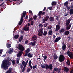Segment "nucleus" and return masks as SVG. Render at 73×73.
Segmentation results:
<instances>
[{
    "label": "nucleus",
    "mask_w": 73,
    "mask_h": 73,
    "mask_svg": "<svg viewBox=\"0 0 73 73\" xmlns=\"http://www.w3.org/2000/svg\"><path fill=\"white\" fill-rule=\"evenodd\" d=\"M12 61V60L10 57H8L6 60H3L1 64V67L3 68L4 70H6L8 69V67L10 66L11 63L9 61Z\"/></svg>",
    "instance_id": "nucleus-1"
},
{
    "label": "nucleus",
    "mask_w": 73,
    "mask_h": 73,
    "mask_svg": "<svg viewBox=\"0 0 73 73\" xmlns=\"http://www.w3.org/2000/svg\"><path fill=\"white\" fill-rule=\"evenodd\" d=\"M17 48L20 51L17 54V56L20 57L22 55L23 53V52L25 48L23 45L20 44L18 45Z\"/></svg>",
    "instance_id": "nucleus-2"
},
{
    "label": "nucleus",
    "mask_w": 73,
    "mask_h": 73,
    "mask_svg": "<svg viewBox=\"0 0 73 73\" xmlns=\"http://www.w3.org/2000/svg\"><path fill=\"white\" fill-rule=\"evenodd\" d=\"M71 21V19L70 18L66 21V28L67 30H69L71 27L72 23H70Z\"/></svg>",
    "instance_id": "nucleus-3"
},
{
    "label": "nucleus",
    "mask_w": 73,
    "mask_h": 73,
    "mask_svg": "<svg viewBox=\"0 0 73 73\" xmlns=\"http://www.w3.org/2000/svg\"><path fill=\"white\" fill-rule=\"evenodd\" d=\"M26 11H24L23 13H22V16L21 17V18L20 20V21L18 23V25H21V24H22L23 22V17H24L26 14Z\"/></svg>",
    "instance_id": "nucleus-4"
},
{
    "label": "nucleus",
    "mask_w": 73,
    "mask_h": 73,
    "mask_svg": "<svg viewBox=\"0 0 73 73\" xmlns=\"http://www.w3.org/2000/svg\"><path fill=\"white\" fill-rule=\"evenodd\" d=\"M48 14L46 13L45 17L42 20V23L43 24H44L46 23L45 21H47L48 20L49 18V16H48Z\"/></svg>",
    "instance_id": "nucleus-5"
},
{
    "label": "nucleus",
    "mask_w": 73,
    "mask_h": 73,
    "mask_svg": "<svg viewBox=\"0 0 73 73\" xmlns=\"http://www.w3.org/2000/svg\"><path fill=\"white\" fill-rule=\"evenodd\" d=\"M66 54L68 55V56L71 59H73V54L70 52V51H68L66 53Z\"/></svg>",
    "instance_id": "nucleus-6"
},
{
    "label": "nucleus",
    "mask_w": 73,
    "mask_h": 73,
    "mask_svg": "<svg viewBox=\"0 0 73 73\" xmlns=\"http://www.w3.org/2000/svg\"><path fill=\"white\" fill-rule=\"evenodd\" d=\"M61 22L59 21L58 22V24H57L56 26V29L55 30V31L56 32H58L59 30H60V25Z\"/></svg>",
    "instance_id": "nucleus-7"
},
{
    "label": "nucleus",
    "mask_w": 73,
    "mask_h": 73,
    "mask_svg": "<svg viewBox=\"0 0 73 73\" xmlns=\"http://www.w3.org/2000/svg\"><path fill=\"white\" fill-rule=\"evenodd\" d=\"M65 58V57L63 55H61L59 56V60L60 62H62L64 61Z\"/></svg>",
    "instance_id": "nucleus-8"
},
{
    "label": "nucleus",
    "mask_w": 73,
    "mask_h": 73,
    "mask_svg": "<svg viewBox=\"0 0 73 73\" xmlns=\"http://www.w3.org/2000/svg\"><path fill=\"white\" fill-rule=\"evenodd\" d=\"M43 29L42 28H41L39 30V31H38V36H42L43 34Z\"/></svg>",
    "instance_id": "nucleus-9"
},
{
    "label": "nucleus",
    "mask_w": 73,
    "mask_h": 73,
    "mask_svg": "<svg viewBox=\"0 0 73 73\" xmlns=\"http://www.w3.org/2000/svg\"><path fill=\"white\" fill-rule=\"evenodd\" d=\"M24 28H23V30H25V31L26 32L28 31L29 30V28L28 27V26L27 25H25Z\"/></svg>",
    "instance_id": "nucleus-10"
},
{
    "label": "nucleus",
    "mask_w": 73,
    "mask_h": 73,
    "mask_svg": "<svg viewBox=\"0 0 73 73\" xmlns=\"http://www.w3.org/2000/svg\"><path fill=\"white\" fill-rule=\"evenodd\" d=\"M32 41H36L37 39V36L36 35H35L32 37Z\"/></svg>",
    "instance_id": "nucleus-11"
},
{
    "label": "nucleus",
    "mask_w": 73,
    "mask_h": 73,
    "mask_svg": "<svg viewBox=\"0 0 73 73\" xmlns=\"http://www.w3.org/2000/svg\"><path fill=\"white\" fill-rule=\"evenodd\" d=\"M61 39V37H59L57 38H56L55 40H54V42L55 43H57L58 41H60V40Z\"/></svg>",
    "instance_id": "nucleus-12"
},
{
    "label": "nucleus",
    "mask_w": 73,
    "mask_h": 73,
    "mask_svg": "<svg viewBox=\"0 0 73 73\" xmlns=\"http://www.w3.org/2000/svg\"><path fill=\"white\" fill-rule=\"evenodd\" d=\"M49 19L51 22H53L54 21V17H50L49 18Z\"/></svg>",
    "instance_id": "nucleus-13"
},
{
    "label": "nucleus",
    "mask_w": 73,
    "mask_h": 73,
    "mask_svg": "<svg viewBox=\"0 0 73 73\" xmlns=\"http://www.w3.org/2000/svg\"><path fill=\"white\" fill-rule=\"evenodd\" d=\"M12 68H10L9 70L6 71V72L5 73H11L12 71Z\"/></svg>",
    "instance_id": "nucleus-14"
},
{
    "label": "nucleus",
    "mask_w": 73,
    "mask_h": 73,
    "mask_svg": "<svg viewBox=\"0 0 73 73\" xmlns=\"http://www.w3.org/2000/svg\"><path fill=\"white\" fill-rule=\"evenodd\" d=\"M64 71L66 72H68L69 71V69L67 68L66 67H64Z\"/></svg>",
    "instance_id": "nucleus-15"
},
{
    "label": "nucleus",
    "mask_w": 73,
    "mask_h": 73,
    "mask_svg": "<svg viewBox=\"0 0 73 73\" xmlns=\"http://www.w3.org/2000/svg\"><path fill=\"white\" fill-rule=\"evenodd\" d=\"M36 41H35L33 42H31L29 44H30V45H32V46H34L36 43Z\"/></svg>",
    "instance_id": "nucleus-16"
},
{
    "label": "nucleus",
    "mask_w": 73,
    "mask_h": 73,
    "mask_svg": "<svg viewBox=\"0 0 73 73\" xmlns=\"http://www.w3.org/2000/svg\"><path fill=\"white\" fill-rule=\"evenodd\" d=\"M66 48V45L65 44H64L62 47V50H65Z\"/></svg>",
    "instance_id": "nucleus-17"
},
{
    "label": "nucleus",
    "mask_w": 73,
    "mask_h": 73,
    "mask_svg": "<svg viewBox=\"0 0 73 73\" xmlns=\"http://www.w3.org/2000/svg\"><path fill=\"white\" fill-rule=\"evenodd\" d=\"M13 51V49L12 48H10L9 50L8 51H7V52L8 53L10 54L11 53H12Z\"/></svg>",
    "instance_id": "nucleus-18"
},
{
    "label": "nucleus",
    "mask_w": 73,
    "mask_h": 73,
    "mask_svg": "<svg viewBox=\"0 0 73 73\" xmlns=\"http://www.w3.org/2000/svg\"><path fill=\"white\" fill-rule=\"evenodd\" d=\"M53 65L52 64H51L49 65V69L52 70L53 69Z\"/></svg>",
    "instance_id": "nucleus-19"
},
{
    "label": "nucleus",
    "mask_w": 73,
    "mask_h": 73,
    "mask_svg": "<svg viewBox=\"0 0 73 73\" xmlns=\"http://www.w3.org/2000/svg\"><path fill=\"white\" fill-rule=\"evenodd\" d=\"M57 4V2L55 1H53L51 3V5L52 6L56 5Z\"/></svg>",
    "instance_id": "nucleus-20"
},
{
    "label": "nucleus",
    "mask_w": 73,
    "mask_h": 73,
    "mask_svg": "<svg viewBox=\"0 0 73 73\" xmlns=\"http://www.w3.org/2000/svg\"><path fill=\"white\" fill-rule=\"evenodd\" d=\"M70 32L69 31H66L64 33V35H67L69 34Z\"/></svg>",
    "instance_id": "nucleus-21"
},
{
    "label": "nucleus",
    "mask_w": 73,
    "mask_h": 73,
    "mask_svg": "<svg viewBox=\"0 0 73 73\" xmlns=\"http://www.w3.org/2000/svg\"><path fill=\"white\" fill-rule=\"evenodd\" d=\"M19 36V35H16L14 36V38L15 39H17L18 38Z\"/></svg>",
    "instance_id": "nucleus-22"
},
{
    "label": "nucleus",
    "mask_w": 73,
    "mask_h": 73,
    "mask_svg": "<svg viewBox=\"0 0 73 73\" xmlns=\"http://www.w3.org/2000/svg\"><path fill=\"white\" fill-rule=\"evenodd\" d=\"M48 34V32L47 31H46L45 30V31H44L43 35L44 36H45L46 35H47Z\"/></svg>",
    "instance_id": "nucleus-23"
},
{
    "label": "nucleus",
    "mask_w": 73,
    "mask_h": 73,
    "mask_svg": "<svg viewBox=\"0 0 73 73\" xmlns=\"http://www.w3.org/2000/svg\"><path fill=\"white\" fill-rule=\"evenodd\" d=\"M65 28H63L60 30V31H59V33H61V32L64 33L65 32Z\"/></svg>",
    "instance_id": "nucleus-24"
},
{
    "label": "nucleus",
    "mask_w": 73,
    "mask_h": 73,
    "mask_svg": "<svg viewBox=\"0 0 73 73\" xmlns=\"http://www.w3.org/2000/svg\"><path fill=\"white\" fill-rule=\"evenodd\" d=\"M70 15H72L73 14V9H70Z\"/></svg>",
    "instance_id": "nucleus-25"
},
{
    "label": "nucleus",
    "mask_w": 73,
    "mask_h": 73,
    "mask_svg": "<svg viewBox=\"0 0 73 73\" xmlns=\"http://www.w3.org/2000/svg\"><path fill=\"white\" fill-rule=\"evenodd\" d=\"M30 50H31L30 48H27L26 49L25 52L28 53L30 52Z\"/></svg>",
    "instance_id": "nucleus-26"
},
{
    "label": "nucleus",
    "mask_w": 73,
    "mask_h": 73,
    "mask_svg": "<svg viewBox=\"0 0 73 73\" xmlns=\"http://www.w3.org/2000/svg\"><path fill=\"white\" fill-rule=\"evenodd\" d=\"M27 56L28 57L32 58L33 57V54H32L29 53L27 54Z\"/></svg>",
    "instance_id": "nucleus-27"
},
{
    "label": "nucleus",
    "mask_w": 73,
    "mask_h": 73,
    "mask_svg": "<svg viewBox=\"0 0 73 73\" xmlns=\"http://www.w3.org/2000/svg\"><path fill=\"white\" fill-rule=\"evenodd\" d=\"M23 36H21L20 38L19 39V42H21V41L23 40Z\"/></svg>",
    "instance_id": "nucleus-28"
},
{
    "label": "nucleus",
    "mask_w": 73,
    "mask_h": 73,
    "mask_svg": "<svg viewBox=\"0 0 73 73\" xmlns=\"http://www.w3.org/2000/svg\"><path fill=\"white\" fill-rule=\"evenodd\" d=\"M45 69L46 70L49 69V65L47 64H45Z\"/></svg>",
    "instance_id": "nucleus-29"
},
{
    "label": "nucleus",
    "mask_w": 73,
    "mask_h": 73,
    "mask_svg": "<svg viewBox=\"0 0 73 73\" xmlns=\"http://www.w3.org/2000/svg\"><path fill=\"white\" fill-rule=\"evenodd\" d=\"M6 46L7 48H10L11 46V44H6Z\"/></svg>",
    "instance_id": "nucleus-30"
},
{
    "label": "nucleus",
    "mask_w": 73,
    "mask_h": 73,
    "mask_svg": "<svg viewBox=\"0 0 73 73\" xmlns=\"http://www.w3.org/2000/svg\"><path fill=\"white\" fill-rule=\"evenodd\" d=\"M58 58V56L57 55H56L55 54L54 55V60H56Z\"/></svg>",
    "instance_id": "nucleus-31"
},
{
    "label": "nucleus",
    "mask_w": 73,
    "mask_h": 73,
    "mask_svg": "<svg viewBox=\"0 0 73 73\" xmlns=\"http://www.w3.org/2000/svg\"><path fill=\"white\" fill-rule=\"evenodd\" d=\"M68 4V1H67L66 2H65L64 3V6H66V7H67V5Z\"/></svg>",
    "instance_id": "nucleus-32"
},
{
    "label": "nucleus",
    "mask_w": 73,
    "mask_h": 73,
    "mask_svg": "<svg viewBox=\"0 0 73 73\" xmlns=\"http://www.w3.org/2000/svg\"><path fill=\"white\" fill-rule=\"evenodd\" d=\"M52 30H50V31H49V34L50 35H52Z\"/></svg>",
    "instance_id": "nucleus-33"
},
{
    "label": "nucleus",
    "mask_w": 73,
    "mask_h": 73,
    "mask_svg": "<svg viewBox=\"0 0 73 73\" xmlns=\"http://www.w3.org/2000/svg\"><path fill=\"white\" fill-rule=\"evenodd\" d=\"M40 66L42 68H45V64H41L40 65Z\"/></svg>",
    "instance_id": "nucleus-34"
},
{
    "label": "nucleus",
    "mask_w": 73,
    "mask_h": 73,
    "mask_svg": "<svg viewBox=\"0 0 73 73\" xmlns=\"http://www.w3.org/2000/svg\"><path fill=\"white\" fill-rule=\"evenodd\" d=\"M70 62L69 60H68L66 62L67 65L68 66H69L70 65Z\"/></svg>",
    "instance_id": "nucleus-35"
},
{
    "label": "nucleus",
    "mask_w": 73,
    "mask_h": 73,
    "mask_svg": "<svg viewBox=\"0 0 73 73\" xmlns=\"http://www.w3.org/2000/svg\"><path fill=\"white\" fill-rule=\"evenodd\" d=\"M42 11H39V13L38 14V15L41 16V15H42Z\"/></svg>",
    "instance_id": "nucleus-36"
},
{
    "label": "nucleus",
    "mask_w": 73,
    "mask_h": 73,
    "mask_svg": "<svg viewBox=\"0 0 73 73\" xmlns=\"http://www.w3.org/2000/svg\"><path fill=\"white\" fill-rule=\"evenodd\" d=\"M12 64L14 65L15 64V60H12Z\"/></svg>",
    "instance_id": "nucleus-37"
},
{
    "label": "nucleus",
    "mask_w": 73,
    "mask_h": 73,
    "mask_svg": "<svg viewBox=\"0 0 73 73\" xmlns=\"http://www.w3.org/2000/svg\"><path fill=\"white\" fill-rule=\"evenodd\" d=\"M54 70L55 71L57 72L58 70V68H56L55 67L54 68Z\"/></svg>",
    "instance_id": "nucleus-38"
},
{
    "label": "nucleus",
    "mask_w": 73,
    "mask_h": 73,
    "mask_svg": "<svg viewBox=\"0 0 73 73\" xmlns=\"http://www.w3.org/2000/svg\"><path fill=\"white\" fill-rule=\"evenodd\" d=\"M33 18L34 20H36L37 18V15H35L33 17Z\"/></svg>",
    "instance_id": "nucleus-39"
},
{
    "label": "nucleus",
    "mask_w": 73,
    "mask_h": 73,
    "mask_svg": "<svg viewBox=\"0 0 73 73\" xmlns=\"http://www.w3.org/2000/svg\"><path fill=\"white\" fill-rule=\"evenodd\" d=\"M59 16H56L55 17V18L56 20H58L59 19Z\"/></svg>",
    "instance_id": "nucleus-40"
},
{
    "label": "nucleus",
    "mask_w": 73,
    "mask_h": 73,
    "mask_svg": "<svg viewBox=\"0 0 73 73\" xmlns=\"http://www.w3.org/2000/svg\"><path fill=\"white\" fill-rule=\"evenodd\" d=\"M43 26V25H42V24H40L39 25V28H42V27Z\"/></svg>",
    "instance_id": "nucleus-41"
},
{
    "label": "nucleus",
    "mask_w": 73,
    "mask_h": 73,
    "mask_svg": "<svg viewBox=\"0 0 73 73\" xmlns=\"http://www.w3.org/2000/svg\"><path fill=\"white\" fill-rule=\"evenodd\" d=\"M37 67V65H35L33 66V70L34 69H35Z\"/></svg>",
    "instance_id": "nucleus-42"
},
{
    "label": "nucleus",
    "mask_w": 73,
    "mask_h": 73,
    "mask_svg": "<svg viewBox=\"0 0 73 73\" xmlns=\"http://www.w3.org/2000/svg\"><path fill=\"white\" fill-rule=\"evenodd\" d=\"M42 57L44 58V60H46L47 58V56H42Z\"/></svg>",
    "instance_id": "nucleus-43"
},
{
    "label": "nucleus",
    "mask_w": 73,
    "mask_h": 73,
    "mask_svg": "<svg viewBox=\"0 0 73 73\" xmlns=\"http://www.w3.org/2000/svg\"><path fill=\"white\" fill-rule=\"evenodd\" d=\"M26 70V68H23L21 71L23 72H25V70Z\"/></svg>",
    "instance_id": "nucleus-44"
},
{
    "label": "nucleus",
    "mask_w": 73,
    "mask_h": 73,
    "mask_svg": "<svg viewBox=\"0 0 73 73\" xmlns=\"http://www.w3.org/2000/svg\"><path fill=\"white\" fill-rule=\"evenodd\" d=\"M48 25V23H46V24H45L44 26V27H46L47 26V25Z\"/></svg>",
    "instance_id": "nucleus-45"
},
{
    "label": "nucleus",
    "mask_w": 73,
    "mask_h": 73,
    "mask_svg": "<svg viewBox=\"0 0 73 73\" xmlns=\"http://www.w3.org/2000/svg\"><path fill=\"white\" fill-rule=\"evenodd\" d=\"M6 1H7V2L9 1V2L11 3V2H12V1H13V0H11V1H10V0H6Z\"/></svg>",
    "instance_id": "nucleus-46"
},
{
    "label": "nucleus",
    "mask_w": 73,
    "mask_h": 73,
    "mask_svg": "<svg viewBox=\"0 0 73 73\" xmlns=\"http://www.w3.org/2000/svg\"><path fill=\"white\" fill-rule=\"evenodd\" d=\"M61 68H59V69H58V71L57 72L58 73H60V72L61 71Z\"/></svg>",
    "instance_id": "nucleus-47"
},
{
    "label": "nucleus",
    "mask_w": 73,
    "mask_h": 73,
    "mask_svg": "<svg viewBox=\"0 0 73 73\" xmlns=\"http://www.w3.org/2000/svg\"><path fill=\"white\" fill-rule=\"evenodd\" d=\"M25 62L24 61L22 62V64L23 66H24L25 65Z\"/></svg>",
    "instance_id": "nucleus-48"
},
{
    "label": "nucleus",
    "mask_w": 73,
    "mask_h": 73,
    "mask_svg": "<svg viewBox=\"0 0 73 73\" xmlns=\"http://www.w3.org/2000/svg\"><path fill=\"white\" fill-rule=\"evenodd\" d=\"M48 9H49V10H52V7H48Z\"/></svg>",
    "instance_id": "nucleus-49"
},
{
    "label": "nucleus",
    "mask_w": 73,
    "mask_h": 73,
    "mask_svg": "<svg viewBox=\"0 0 73 73\" xmlns=\"http://www.w3.org/2000/svg\"><path fill=\"white\" fill-rule=\"evenodd\" d=\"M34 24V21H32L31 22V26L33 25Z\"/></svg>",
    "instance_id": "nucleus-50"
},
{
    "label": "nucleus",
    "mask_w": 73,
    "mask_h": 73,
    "mask_svg": "<svg viewBox=\"0 0 73 73\" xmlns=\"http://www.w3.org/2000/svg\"><path fill=\"white\" fill-rule=\"evenodd\" d=\"M66 8H67V10L68 11L70 9V7H68V6L66 7Z\"/></svg>",
    "instance_id": "nucleus-51"
},
{
    "label": "nucleus",
    "mask_w": 73,
    "mask_h": 73,
    "mask_svg": "<svg viewBox=\"0 0 73 73\" xmlns=\"http://www.w3.org/2000/svg\"><path fill=\"white\" fill-rule=\"evenodd\" d=\"M31 70L30 68H29L27 70V72H28L30 71Z\"/></svg>",
    "instance_id": "nucleus-52"
},
{
    "label": "nucleus",
    "mask_w": 73,
    "mask_h": 73,
    "mask_svg": "<svg viewBox=\"0 0 73 73\" xmlns=\"http://www.w3.org/2000/svg\"><path fill=\"white\" fill-rule=\"evenodd\" d=\"M20 67L21 68V69H22L23 68V66L22 64L20 65Z\"/></svg>",
    "instance_id": "nucleus-53"
},
{
    "label": "nucleus",
    "mask_w": 73,
    "mask_h": 73,
    "mask_svg": "<svg viewBox=\"0 0 73 73\" xmlns=\"http://www.w3.org/2000/svg\"><path fill=\"white\" fill-rule=\"evenodd\" d=\"M45 12H44H44H43L42 13V15H43L45 14Z\"/></svg>",
    "instance_id": "nucleus-54"
},
{
    "label": "nucleus",
    "mask_w": 73,
    "mask_h": 73,
    "mask_svg": "<svg viewBox=\"0 0 73 73\" xmlns=\"http://www.w3.org/2000/svg\"><path fill=\"white\" fill-rule=\"evenodd\" d=\"M19 61L17 60V62H16L17 64H19Z\"/></svg>",
    "instance_id": "nucleus-55"
},
{
    "label": "nucleus",
    "mask_w": 73,
    "mask_h": 73,
    "mask_svg": "<svg viewBox=\"0 0 73 73\" xmlns=\"http://www.w3.org/2000/svg\"><path fill=\"white\" fill-rule=\"evenodd\" d=\"M68 12H69V11H68V12L67 13H66L65 15L64 16H67L68 15Z\"/></svg>",
    "instance_id": "nucleus-56"
},
{
    "label": "nucleus",
    "mask_w": 73,
    "mask_h": 73,
    "mask_svg": "<svg viewBox=\"0 0 73 73\" xmlns=\"http://www.w3.org/2000/svg\"><path fill=\"white\" fill-rule=\"evenodd\" d=\"M33 20V18H30V19H29V21H31Z\"/></svg>",
    "instance_id": "nucleus-57"
},
{
    "label": "nucleus",
    "mask_w": 73,
    "mask_h": 73,
    "mask_svg": "<svg viewBox=\"0 0 73 73\" xmlns=\"http://www.w3.org/2000/svg\"><path fill=\"white\" fill-rule=\"evenodd\" d=\"M29 12L30 13L32 14V11H31V10H29Z\"/></svg>",
    "instance_id": "nucleus-58"
},
{
    "label": "nucleus",
    "mask_w": 73,
    "mask_h": 73,
    "mask_svg": "<svg viewBox=\"0 0 73 73\" xmlns=\"http://www.w3.org/2000/svg\"><path fill=\"white\" fill-rule=\"evenodd\" d=\"M28 61H29V60H27V61H26V62H25V64H28Z\"/></svg>",
    "instance_id": "nucleus-59"
},
{
    "label": "nucleus",
    "mask_w": 73,
    "mask_h": 73,
    "mask_svg": "<svg viewBox=\"0 0 73 73\" xmlns=\"http://www.w3.org/2000/svg\"><path fill=\"white\" fill-rule=\"evenodd\" d=\"M3 51V49H1L0 50V54H1L2 53Z\"/></svg>",
    "instance_id": "nucleus-60"
},
{
    "label": "nucleus",
    "mask_w": 73,
    "mask_h": 73,
    "mask_svg": "<svg viewBox=\"0 0 73 73\" xmlns=\"http://www.w3.org/2000/svg\"><path fill=\"white\" fill-rule=\"evenodd\" d=\"M28 43V40H26L25 41V43L26 44H27Z\"/></svg>",
    "instance_id": "nucleus-61"
},
{
    "label": "nucleus",
    "mask_w": 73,
    "mask_h": 73,
    "mask_svg": "<svg viewBox=\"0 0 73 73\" xmlns=\"http://www.w3.org/2000/svg\"><path fill=\"white\" fill-rule=\"evenodd\" d=\"M31 26V25L29 23H28V27L29 28L30 27L29 26Z\"/></svg>",
    "instance_id": "nucleus-62"
},
{
    "label": "nucleus",
    "mask_w": 73,
    "mask_h": 73,
    "mask_svg": "<svg viewBox=\"0 0 73 73\" xmlns=\"http://www.w3.org/2000/svg\"><path fill=\"white\" fill-rule=\"evenodd\" d=\"M68 40H70V39H71V38L70 36H69V37H68Z\"/></svg>",
    "instance_id": "nucleus-63"
},
{
    "label": "nucleus",
    "mask_w": 73,
    "mask_h": 73,
    "mask_svg": "<svg viewBox=\"0 0 73 73\" xmlns=\"http://www.w3.org/2000/svg\"><path fill=\"white\" fill-rule=\"evenodd\" d=\"M28 54V53H27L25 52V54L24 55V56H26L27 55V54Z\"/></svg>",
    "instance_id": "nucleus-64"
}]
</instances>
